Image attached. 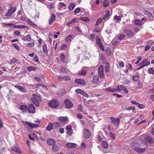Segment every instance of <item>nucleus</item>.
Returning <instances> with one entry per match:
<instances>
[{
    "label": "nucleus",
    "instance_id": "38",
    "mask_svg": "<svg viewBox=\"0 0 154 154\" xmlns=\"http://www.w3.org/2000/svg\"><path fill=\"white\" fill-rule=\"evenodd\" d=\"M54 128L56 129L59 128L60 127H61V125L59 122H57L54 124Z\"/></svg>",
    "mask_w": 154,
    "mask_h": 154
},
{
    "label": "nucleus",
    "instance_id": "51",
    "mask_svg": "<svg viewBox=\"0 0 154 154\" xmlns=\"http://www.w3.org/2000/svg\"><path fill=\"white\" fill-rule=\"evenodd\" d=\"M114 18L118 21H120L121 19L120 16H118L116 15L114 16Z\"/></svg>",
    "mask_w": 154,
    "mask_h": 154
},
{
    "label": "nucleus",
    "instance_id": "19",
    "mask_svg": "<svg viewBox=\"0 0 154 154\" xmlns=\"http://www.w3.org/2000/svg\"><path fill=\"white\" fill-rule=\"evenodd\" d=\"M75 4L74 2H71L69 5V9L70 11L73 10L75 7Z\"/></svg>",
    "mask_w": 154,
    "mask_h": 154
},
{
    "label": "nucleus",
    "instance_id": "53",
    "mask_svg": "<svg viewBox=\"0 0 154 154\" xmlns=\"http://www.w3.org/2000/svg\"><path fill=\"white\" fill-rule=\"evenodd\" d=\"M96 42L97 44L101 42L100 39L98 36H96Z\"/></svg>",
    "mask_w": 154,
    "mask_h": 154
},
{
    "label": "nucleus",
    "instance_id": "33",
    "mask_svg": "<svg viewBox=\"0 0 154 154\" xmlns=\"http://www.w3.org/2000/svg\"><path fill=\"white\" fill-rule=\"evenodd\" d=\"M79 74L80 75H85L86 74V72L85 70L82 69L79 71Z\"/></svg>",
    "mask_w": 154,
    "mask_h": 154
},
{
    "label": "nucleus",
    "instance_id": "1",
    "mask_svg": "<svg viewBox=\"0 0 154 154\" xmlns=\"http://www.w3.org/2000/svg\"><path fill=\"white\" fill-rule=\"evenodd\" d=\"M59 101L57 99H54L52 101L48 103L49 106L53 108H55L59 106Z\"/></svg>",
    "mask_w": 154,
    "mask_h": 154
},
{
    "label": "nucleus",
    "instance_id": "42",
    "mask_svg": "<svg viewBox=\"0 0 154 154\" xmlns=\"http://www.w3.org/2000/svg\"><path fill=\"white\" fill-rule=\"evenodd\" d=\"M109 14V10H106V14H105L104 16L103 17V19L105 20L106 19V17H108Z\"/></svg>",
    "mask_w": 154,
    "mask_h": 154
},
{
    "label": "nucleus",
    "instance_id": "14",
    "mask_svg": "<svg viewBox=\"0 0 154 154\" xmlns=\"http://www.w3.org/2000/svg\"><path fill=\"white\" fill-rule=\"evenodd\" d=\"M76 146V144L72 143H68L66 144V146L68 148L70 149L75 148Z\"/></svg>",
    "mask_w": 154,
    "mask_h": 154
},
{
    "label": "nucleus",
    "instance_id": "10",
    "mask_svg": "<svg viewBox=\"0 0 154 154\" xmlns=\"http://www.w3.org/2000/svg\"><path fill=\"white\" fill-rule=\"evenodd\" d=\"M29 113H33L35 112V108L32 104L29 105L28 109Z\"/></svg>",
    "mask_w": 154,
    "mask_h": 154
},
{
    "label": "nucleus",
    "instance_id": "3",
    "mask_svg": "<svg viewBox=\"0 0 154 154\" xmlns=\"http://www.w3.org/2000/svg\"><path fill=\"white\" fill-rule=\"evenodd\" d=\"M109 119L111 120V123L114 124L116 126H118L120 121V118H117L116 119L114 117H111Z\"/></svg>",
    "mask_w": 154,
    "mask_h": 154
},
{
    "label": "nucleus",
    "instance_id": "47",
    "mask_svg": "<svg viewBox=\"0 0 154 154\" xmlns=\"http://www.w3.org/2000/svg\"><path fill=\"white\" fill-rule=\"evenodd\" d=\"M27 23L29 24L30 25L32 26H36V25L33 23L29 19H28L27 21Z\"/></svg>",
    "mask_w": 154,
    "mask_h": 154
},
{
    "label": "nucleus",
    "instance_id": "57",
    "mask_svg": "<svg viewBox=\"0 0 154 154\" xmlns=\"http://www.w3.org/2000/svg\"><path fill=\"white\" fill-rule=\"evenodd\" d=\"M100 31V29L98 27H95L94 30V31L96 32L99 33Z\"/></svg>",
    "mask_w": 154,
    "mask_h": 154
},
{
    "label": "nucleus",
    "instance_id": "12",
    "mask_svg": "<svg viewBox=\"0 0 154 154\" xmlns=\"http://www.w3.org/2000/svg\"><path fill=\"white\" fill-rule=\"evenodd\" d=\"M12 149L14 152L19 154H21L20 149L17 146H13L11 147Z\"/></svg>",
    "mask_w": 154,
    "mask_h": 154
},
{
    "label": "nucleus",
    "instance_id": "24",
    "mask_svg": "<svg viewBox=\"0 0 154 154\" xmlns=\"http://www.w3.org/2000/svg\"><path fill=\"white\" fill-rule=\"evenodd\" d=\"M127 35L130 37H133L134 35V33L133 31L130 30H127L126 31Z\"/></svg>",
    "mask_w": 154,
    "mask_h": 154
},
{
    "label": "nucleus",
    "instance_id": "23",
    "mask_svg": "<svg viewBox=\"0 0 154 154\" xmlns=\"http://www.w3.org/2000/svg\"><path fill=\"white\" fill-rule=\"evenodd\" d=\"M53 128V125L50 122L48 125L47 126L46 128L47 130L48 131H51Z\"/></svg>",
    "mask_w": 154,
    "mask_h": 154
},
{
    "label": "nucleus",
    "instance_id": "17",
    "mask_svg": "<svg viewBox=\"0 0 154 154\" xmlns=\"http://www.w3.org/2000/svg\"><path fill=\"white\" fill-rule=\"evenodd\" d=\"M145 148H142L139 146L137 148H135V151L140 153H143L145 151Z\"/></svg>",
    "mask_w": 154,
    "mask_h": 154
},
{
    "label": "nucleus",
    "instance_id": "2",
    "mask_svg": "<svg viewBox=\"0 0 154 154\" xmlns=\"http://www.w3.org/2000/svg\"><path fill=\"white\" fill-rule=\"evenodd\" d=\"M17 7H12L6 13L5 15L8 17H11L12 16V14L14 13L16 11Z\"/></svg>",
    "mask_w": 154,
    "mask_h": 154
},
{
    "label": "nucleus",
    "instance_id": "62",
    "mask_svg": "<svg viewBox=\"0 0 154 154\" xmlns=\"http://www.w3.org/2000/svg\"><path fill=\"white\" fill-rule=\"evenodd\" d=\"M77 117L79 119H82L83 118V116L80 113H78L76 114Z\"/></svg>",
    "mask_w": 154,
    "mask_h": 154
},
{
    "label": "nucleus",
    "instance_id": "20",
    "mask_svg": "<svg viewBox=\"0 0 154 154\" xmlns=\"http://www.w3.org/2000/svg\"><path fill=\"white\" fill-rule=\"evenodd\" d=\"M42 49L43 52L46 54H48V51L46 44L44 42L42 45Z\"/></svg>",
    "mask_w": 154,
    "mask_h": 154
},
{
    "label": "nucleus",
    "instance_id": "50",
    "mask_svg": "<svg viewBox=\"0 0 154 154\" xmlns=\"http://www.w3.org/2000/svg\"><path fill=\"white\" fill-rule=\"evenodd\" d=\"M125 36L124 34H120L118 37V39L119 40H122L124 39Z\"/></svg>",
    "mask_w": 154,
    "mask_h": 154
},
{
    "label": "nucleus",
    "instance_id": "58",
    "mask_svg": "<svg viewBox=\"0 0 154 154\" xmlns=\"http://www.w3.org/2000/svg\"><path fill=\"white\" fill-rule=\"evenodd\" d=\"M148 72L149 74L152 73L154 74V71H153V69L152 68H150L148 69Z\"/></svg>",
    "mask_w": 154,
    "mask_h": 154
},
{
    "label": "nucleus",
    "instance_id": "45",
    "mask_svg": "<svg viewBox=\"0 0 154 154\" xmlns=\"http://www.w3.org/2000/svg\"><path fill=\"white\" fill-rule=\"evenodd\" d=\"M98 46L101 48L103 51H104V47L101 42L97 44Z\"/></svg>",
    "mask_w": 154,
    "mask_h": 154
},
{
    "label": "nucleus",
    "instance_id": "21",
    "mask_svg": "<svg viewBox=\"0 0 154 154\" xmlns=\"http://www.w3.org/2000/svg\"><path fill=\"white\" fill-rule=\"evenodd\" d=\"M26 123L29 126L32 128H35L37 127L38 126V125L37 124L32 123L28 122L27 121H26Z\"/></svg>",
    "mask_w": 154,
    "mask_h": 154
},
{
    "label": "nucleus",
    "instance_id": "37",
    "mask_svg": "<svg viewBox=\"0 0 154 154\" xmlns=\"http://www.w3.org/2000/svg\"><path fill=\"white\" fill-rule=\"evenodd\" d=\"M134 24L137 26H140L141 24V22L140 20L136 19L134 21Z\"/></svg>",
    "mask_w": 154,
    "mask_h": 154
},
{
    "label": "nucleus",
    "instance_id": "46",
    "mask_svg": "<svg viewBox=\"0 0 154 154\" xmlns=\"http://www.w3.org/2000/svg\"><path fill=\"white\" fill-rule=\"evenodd\" d=\"M81 11L80 8L79 7L76 8L74 10V12L75 14H76L79 13Z\"/></svg>",
    "mask_w": 154,
    "mask_h": 154
},
{
    "label": "nucleus",
    "instance_id": "44",
    "mask_svg": "<svg viewBox=\"0 0 154 154\" xmlns=\"http://www.w3.org/2000/svg\"><path fill=\"white\" fill-rule=\"evenodd\" d=\"M60 70L63 73H66L67 72L66 68L63 67H61L60 68Z\"/></svg>",
    "mask_w": 154,
    "mask_h": 154
},
{
    "label": "nucleus",
    "instance_id": "34",
    "mask_svg": "<svg viewBox=\"0 0 154 154\" xmlns=\"http://www.w3.org/2000/svg\"><path fill=\"white\" fill-rule=\"evenodd\" d=\"M101 145L104 149H106L108 147V143L106 141H102L101 143Z\"/></svg>",
    "mask_w": 154,
    "mask_h": 154
},
{
    "label": "nucleus",
    "instance_id": "13",
    "mask_svg": "<svg viewBox=\"0 0 154 154\" xmlns=\"http://www.w3.org/2000/svg\"><path fill=\"white\" fill-rule=\"evenodd\" d=\"M84 136L85 138H89L91 135L90 132L88 130L85 129H84Z\"/></svg>",
    "mask_w": 154,
    "mask_h": 154
},
{
    "label": "nucleus",
    "instance_id": "27",
    "mask_svg": "<svg viewBox=\"0 0 154 154\" xmlns=\"http://www.w3.org/2000/svg\"><path fill=\"white\" fill-rule=\"evenodd\" d=\"M105 71L106 72H108L109 71V64L108 62H106L105 66Z\"/></svg>",
    "mask_w": 154,
    "mask_h": 154
},
{
    "label": "nucleus",
    "instance_id": "52",
    "mask_svg": "<svg viewBox=\"0 0 154 154\" xmlns=\"http://www.w3.org/2000/svg\"><path fill=\"white\" fill-rule=\"evenodd\" d=\"M102 18H99L97 20V21L95 25L98 26L99 25L100 23L102 21Z\"/></svg>",
    "mask_w": 154,
    "mask_h": 154
},
{
    "label": "nucleus",
    "instance_id": "36",
    "mask_svg": "<svg viewBox=\"0 0 154 154\" xmlns=\"http://www.w3.org/2000/svg\"><path fill=\"white\" fill-rule=\"evenodd\" d=\"M138 86L136 87V88L137 89L141 88H142L143 86V83L140 81H139L137 82Z\"/></svg>",
    "mask_w": 154,
    "mask_h": 154
},
{
    "label": "nucleus",
    "instance_id": "63",
    "mask_svg": "<svg viewBox=\"0 0 154 154\" xmlns=\"http://www.w3.org/2000/svg\"><path fill=\"white\" fill-rule=\"evenodd\" d=\"M26 40L29 41H31V38L30 37V35L29 34L27 35L26 36Z\"/></svg>",
    "mask_w": 154,
    "mask_h": 154
},
{
    "label": "nucleus",
    "instance_id": "4",
    "mask_svg": "<svg viewBox=\"0 0 154 154\" xmlns=\"http://www.w3.org/2000/svg\"><path fill=\"white\" fill-rule=\"evenodd\" d=\"M74 81L80 85H85L86 84L85 81L82 79H74Z\"/></svg>",
    "mask_w": 154,
    "mask_h": 154
},
{
    "label": "nucleus",
    "instance_id": "49",
    "mask_svg": "<svg viewBox=\"0 0 154 154\" xmlns=\"http://www.w3.org/2000/svg\"><path fill=\"white\" fill-rule=\"evenodd\" d=\"M63 79L66 81L69 80L71 79V77L69 75H65L63 76Z\"/></svg>",
    "mask_w": 154,
    "mask_h": 154
},
{
    "label": "nucleus",
    "instance_id": "9",
    "mask_svg": "<svg viewBox=\"0 0 154 154\" xmlns=\"http://www.w3.org/2000/svg\"><path fill=\"white\" fill-rule=\"evenodd\" d=\"M92 82L96 85L99 84L100 82L99 76L97 75H94L92 77Z\"/></svg>",
    "mask_w": 154,
    "mask_h": 154
},
{
    "label": "nucleus",
    "instance_id": "31",
    "mask_svg": "<svg viewBox=\"0 0 154 154\" xmlns=\"http://www.w3.org/2000/svg\"><path fill=\"white\" fill-rule=\"evenodd\" d=\"M52 149L54 151L57 152L59 150V147L56 144H54L52 146Z\"/></svg>",
    "mask_w": 154,
    "mask_h": 154
},
{
    "label": "nucleus",
    "instance_id": "18",
    "mask_svg": "<svg viewBox=\"0 0 154 154\" xmlns=\"http://www.w3.org/2000/svg\"><path fill=\"white\" fill-rule=\"evenodd\" d=\"M14 29H23V28H27L29 29L28 27L25 26V25H17L14 26Z\"/></svg>",
    "mask_w": 154,
    "mask_h": 154
},
{
    "label": "nucleus",
    "instance_id": "6",
    "mask_svg": "<svg viewBox=\"0 0 154 154\" xmlns=\"http://www.w3.org/2000/svg\"><path fill=\"white\" fill-rule=\"evenodd\" d=\"M32 96L33 97L31 98V100L33 103L37 107L38 106V102L36 97H38V95L36 94H33Z\"/></svg>",
    "mask_w": 154,
    "mask_h": 154
},
{
    "label": "nucleus",
    "instance_id": "22",
    "mask_svg": "<svg viewBox=\"0 0 154 154\" xmlns=\"http://www.w3.org/2000/svg\"><path fill=\"white\" fill-rule=\"evenodd\" d=\"M20 109L23 112H26L28 109L27 107L24 105H21L20 107Z\"/></svg>",
    "mask_w": 154,
    "mask_h": 154
},
{
    "label": "nucleus",
    "instance_id": "59",
    "mask_svg": "<svg viewBox=\"0 0 154 154\" xmlns=\"http://www.w3.org/2000/svg\"><path fill=\"white\" fill-rule=\"evenodd\" d=\"M95 37V35L93 34H91L90 35L89 38L91 40H94V38Z\"/></svg>",
    "mask_w": 154,
    "mask_h": 154
},
{
    "label": "nucleus",
    "instance_id": "11",
    "mask_svg": "<svg viewBox=\"0 0 154 154\" xmlns=\"http://www.w3.org/2000/svg\"><path fill=\"white\" fill-rule=\"evenodd\" d=\"M56 16L54 14H51V18L49 20V23L50 25H51L53 22L55 20Z\"/></svg>",
    "mask_w": 154,
    "mask_h": 154
},
{
    "label": "nucleus",
    "instance_id": "55",
    "mask_svg": "<svg viewBox=\"0 0 154 154\" xmlns=\"http://www.w3.org/2000/svg\"><path fill=\"white\" fill-rule=\"evenodd\" d=\"M59 5L61 8H64L65 7V9H66V5L63 2H60L59 3Z\"/></svg>",
    "mask_w": 154,
    "mask_h": 154
},
{
    "label": "nucleus",
    "instance_id": "16",
    "mask_svg": "<svg viewBox=\"0 0 154 154\" xmlns=\"http://www.w3.org/2000/svg\"><path fill=\"white\" fill-rule=\"evenodd\" d=\"M106 91H108L109 92H113L115 91H119V89H116L114 88H112L111 87L107 88L105 89Z\"/></svg>",
    "mask_w": 154,
    "mask_h": 154
},
{
    "label": "nucleus",
    "instance_id": "40",
    "mask_svg": "<svg viewBox=\"0 0 154 154\" xmlns=\"http://www.w3.org/2000/svg\"><path fill=\"white\" fill-rule=\"evenodd\" d=\"M27 69L29 71H35L36 70V68L34 66H29L27 67Z\"/></svg>",
    "mask_w": 154,
    "mask_h": 154
},
{
    "label": "nucleus",
    "instance_id": "48",
    "mask_svg": "<svg viewBox=\"0 0 154 154\" xmlns=\"http://www.w3.org/2000/svg\"><path fill=\"white\" fill-rule=\"evenodd\" d=\"M109 5V2L107 0H105L103 2V6L104 7H107Z\"/></svg>",
    "mask_w": 154,
    "mask_h": 154
},
{
    "label": "nucleus",
    "instance_id": "39",
    "mask_svg": "<svg viewBox=\"0 0 154 154\" xmlns=\"http://www.w3.org/2000/svg\"><path fill=\"white\" fill-rule=\"evenodd\" d=\"M67 45L66 44H64L61 45L60 47V48L61 50H64L65 48H67Z\"/></svg>",
    "mask_w": 154,
    "mask_h": 154
},
{
    "label": "nucleus",
    "instance_id": "26",
    "mask_svg": "<svg viewBox=\"0 0 154 154\" xmlns=\"http://www.w3.org/2000/svg\"><path fill=\"white\" fill-rule=\"evenodd\" d=\"M60 57L62 63H65V62L66 59L64 54L63 53L61 54Z\"/></svg>",
    "mask_w": 154,
    "mask_h": 154
},
{
    "label": "nucleus",
    "instance_id": "41",
    "mask_svg": "<svg viewBox=\"0 0 154 154\" xmlns=\"http://www.w3.org/2000/svg\"><path fill=\"white\" fill-rule=\"evenodd\" d=\"M145 140L149 142H151L152 140V137L149 136H146L145 138Z\"/></svg>",
    "mask_w": 154,
    "mask_h": 154
},
{
    "label": "nucleus",
    "instance_id": "35",
    "mask_svg": "<svg viewBox=\"0 0 154 154\" xmlns=\"http://www.w3.org/2000/svg\"><path fill=\"white\" fill-rule=\"evenodd\" d=\"M79 19L81 20H82L86 23L88 22L89 21L88 18L87 17H81Z\"/></svg>",
    "mask_w": 154,
    "mask_h": 154
},
{
    "label": "nucleus",
    "instance_id": "29",
    "mask_svg": "<svg viewBox=\"0 0 154 154\" xmlns=\"http://www.w3.org/2000/svg\"><path fill=\"white\" fill-rule=\"evenodd\" d=\"M59 119L60 121L63 122H66L68 120V118L67 117H59Z\"/></svg>",
    "mask_w": 154,
    "mask_h": 154
},
{
    "label": "nucleus",
    "instance_id": "25",
    "mask_svg": "<svg viewBox=\"0 0 154 154\" xmlns=\"http://www.w3.org/2000/svg\"><path fill=\"white\" fill-rule=\"evenodd\" d=\"M121 91H122L128 94V90L123 85H120Z\"/></svg>",
    "mask_w": 154,
    "mask_h": 154
},
{
    "label": "nucleus",
    "instance_id": "60",
    "mask_svg": "<svg viewBox=\"0 0 154 154\" xmlns=\"http://www.w3.org/2000/svg\"><path fill=\"white\" fill-rule=\"evenodd\" d=\"M112 95L113 96H115L117 98L122 97V95H120L117 93H114Z\"/></svg>",
    "mask_w": 154,
    "mask_h": 154
},
{
    "label": "nucleus",
    "instance_id": "64",
    "mask_svg": "<svg viewBox=\"0 0 154 154\" xmlns=\"http://www.w3.org/2000/svg\"><path fill=\"white\" fill-rule=\"evenodd\" d=\"M12 45L14 46V47L17 50H19V47L17 45L14 43H13L12 44Z\"/></svg>",
    "mask_w": 154,
    "mask_h": 154
},
{
    "label": "nucleus",
    "instance_id": "7",
    "mask_svg": "<svg viewBox=\"0 0 154 154\" xmlns=\"http://www.w3.org/2000/svg\"><path fill=\"white\" fill-rule=\"evenodd\" d=\"M75 92L77 94H80L85 97L88 98L89 97L88 94L85 92L80 89H76L75 90Z\"/></svg>",
    "mask_w": 154,
    "mask_h": 154
},
{
    "label": "nucleus",
    "instance_id": "28",
    "mask_svg": "<svg viewBox=\"0 0 154 154\" xmlns=\"http://www.w3.org/2000/svg\"><path fill=\"white\" fill-rule=\"evenodd\" d=\"M47 142L49 145H51L54 144L55 142L53 139H50L47 140Z\"/></svg>",
    "mask_w": 154,
    "mask_h": 154
},
{
    "label": "nucleus",
    "instance_id": "8",
    "mask_svg": "<svg viewBox=\"0 0 154 154\" xmlns=\"http://www.w3.org/2000/svg\"><path fill=\"white\" fill-rule=\"evenodd\" d=\"M98 74L100 78H103L104 77L103 73V66L101 65L99 67L98 69Z\"/></svg>",
    "mask_w": 154,
    "mask_h": 154
},
{
    "label": "nucleus",
    "instance_id": "61",
    "mask_svg": "<svg viewBox=\"0 0 154 154\" xmlns=\"http://www.w3.org/2000/svg\"><path fill=\"white\" fill-rule=\"evenodd\" d=\"M19 90L23 93H26V90L23 87L21 86H20Z\"/></svg>",
    "mask_w": 154,
    "mask_h": 154
},
{
    "label": "nucleus",
    "instance_id": "30",
    "mask_svg": "<svg viewBox=\"0 0 154 154\" xmlns=\"http://www.w3.org/2000/svg\"><path fill=\"white\" fill-rule=\"evenodd\" d=\"M105 52L109 56H110L111 55V52L110 49L109 48H106L105 49Z\"/></svg>",
    "mask_w": 154,
    "mask_h": 154
},
{
    "label": "nucleus",
    "instance_id": "32",
    "mask_svg": "<svg viewBox=\"0 0 154 154\" xmlns=\"http://www.w3.org/2000/svg\"><path fill=\"white\" fill-rule=\"evenodd\" d=\"M73 36V35H67L65 38V41L67 42H69L72 39Z\"/></svg>",
    "mask_w": 154,
    "mask_h": 154
},
{
    "label": "nucleus",
    "instance_id": "54",
    "mask_svg": "<svg viewBox=\"0 0 154 154\" xmlns=\"http://www.w3.org/2000/svg\"><path fill=\"white\" fill-rule=\"evenodd\" d=\"M17 60V59L15 58H13L10 61V63L11 64H13L15 63Z\"/></svg>",
    "mask_w": 154,
    "mask_h": 154
},
{
    "label": "nucleus",
    "instance_id": "43",
    "mask_svg": "<svg viewBox=\"0 0 154 154\" xmlns=\"http://www.w3.org/2000/svg\"><path fill=\"white\" fill-rule=\"evenodd\" d=\"M133 79L135 81H137L139 80V75L134 76L132 77Z\"/></svg>",
    "mask_w": 154,
    "mask_h": 154
},
{
    "label": "nucleus",
    "instance_id": "15",
    "mask_svg": "<svg viewBox=\"0 0 154 154\" xmlns=\"http://www.w3.org/2000/svg\"><path fill=\"white\" fill-rule=\"evenodd\" d=\"M131 146L132 148L135 151V148H137L138 146H139V144L137 142H134L131 143Z\"/></svg>",
    "mask_w": 154,
    "mask_h": 154
},
{
    "label": "nucleus",
    "instance_id": "5",
    "mask_svg": "<svg viewBox=\"0 0 154 154\" xmlns=\"http://www.w3.org/2000/svg\"><path fill=\"white\" fill-rule=\"evenodd\" d=\"M64 103L67 109H69L73 106V105L72 102L69 100L65 99Z\"/></svg>",
    "mask_w": 154,
    "mask_h": 154
},
{
    "label": "nucleus",
    "instance_id": "56",
    "mask_svg": "<svg viewBox=\"0 0 154 154\" xmlns=\"http://www.w3.org/2000/svg\"><path fill=\"white\" fill-rule=\"evenodd\" d=\"M3 24L6 25V26H14L15 25V23H3Z\"/></svg>",
    "mask_w": 154,
    "mask_h": 154
}]
</instances>
